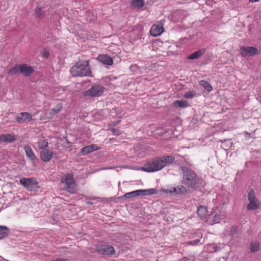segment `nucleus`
Wrapping results in <instances>:
<instances>
[{"instance_id": "f257e3e1", "label": "nucleus", "mask_w": 261, "mask_h": 261, "mask_svg": "<svg viewBox=\"0 0 261 261\" xmlns=\"http://www.w3.org/2000/svg\"><path fill=\"white\" fill-rule=\"evenodd\" d=\"M180 169L183 173V184L194 190H197L200 188L202 179L198 176L193 170L182 166L180 167Z\"/></svg>"}, {"instance_id": "f03ea898", "label": "nucleus", "mask_w": 261, "mask_h": 261, "mask_svg": "<svg viewBox=\"0 0 261 261\" xmlns=\"http://www.w3.org/2000/svg\"><path fill=\"white\" fill-rule=\"evenodd\" d=\"M70 72L73 77L92 76L89 61H79L70 68Z\"/></svg>"}, {"instance_id": "7ed1b4c3", "label": "nucleus", "mask_w": 261, "mask_h": 261, "mask_svg": "<svg viewBox=\"0 0 261 261\" xmlns=\"http://www.w3.org/2000/svg\"><path fill=\"white\" fill-rule=\"evenodd\" d=\"M163 163V161H162L161 157H158L151 161L146 163L144 167H141V169L147 172L157 171L164 167Z\"/></svg>"}, {"instance_id": "20e7f679", "label": "nucleus", "mask_w": 261, "mask_h": 261, "mask_svg": "<svg viewBox=\"0 0 261 261\" xmlns=\"http://www.w3.org/2000/svg\"><path fill=\"white\" fill-rule=\"evenodd\" d=\"M73 176L72 172L67 173L65 175L64 177H62L61 179V182L66 185V189L71 194L75 193L76 191V183Z\"/></svg>"}, {"instance_id": "39448f33", "label": "nucleus", "mask_w": 261, "mask_h": 261, "mask_svg": "<svg viewBox=\"0 0 261 261\" xmlns=\"http://www.w3.org/2000/svg\"><path fill=\"white\" fill-rule=\"evenodd\" d=\"M20 184L26 189L31 191H37L40 188L39 182L34 177L22 178L19 180Z\"/></svg>"}, {"instance_id": "423d86ee", "label": "nucleus", "mask_w": 261, "mask_h": 261, "mask_svg": "<svg viewBox=\"0 0 261 261\" xmlns=\"http://www.w3.org/2000/svg\"><path fill=\"white\" fill-rule=\"evenodd\" d=\"M105 88L99 84H93L91 87L84 91L85 97H95L100 96L103 94Z\"/></svg>"}, {"instance_id": "0eeeda50", "label": "nucleus", "mask_w": 261, "mask_h": 261, "mask_svg": "<svg viewBox=\"0 0 261 261\" xmlns=\"http://www.w3.org/2000/svg\"><path fill=\"white\" fill-rule=\"evenodd\" d=\"M96 251L103 255L111 256L115 254V248L111 245H101L97 246Z\"/></svg>"}, {"instance_id": "6e6552de", "label": "nucleus", "mask_w": 261, "mask_h": 261, "mask_svg": "<svg viewBox=\"0 0 261 261\" xmlns=\"http://www.w3.org/2000/svg\"><path fill=\"white\" fill-rule=\"evenodd\" d=\"M240 50V54L244 57L253 56L258 53V49L253 46H242Z\"/></svg>"}, {"instance_id": "1a4fd4ad", "label": "nucleus", "mask_w": 261, "mask_h": 261, "mask_svg": "<svg viewBox=\"0 0 261 261\" xmlns=\"http://www.w3.org/2000/svg\"><path fill=\"white\" fill-rule=\"evenodd\" d=\"M19 70L20 73L26 77L30 76L34 71L33 67L28 66L26 64H20V69Z\"/></svg>"}, {"instance_id": "9d476101", "label": "nucleus", "mask_w": 261, "mask_h": 261, "mask_svg": "<svg viewBox=\"0 0 261 261\" xmlns=\"http://www.w3.org/2000/svg\"><path fill=\"white\" fill-rule=\"evenodd\" d=\"M24 149L25 152L26 156L32 161L34 166L38 162V159L34 154L32 149L30 146L27 145L24 147Z\"/></svg>"}, {"instance_id": "9b49d317", "label": "nucleus", "mask_w": 261, "mask_h": 261, "mask_svg": "<svg viewBox=\"0 0 261 261\" xmlns=\"http://www.w3.org/2000/svg\"><path fill=\"white\" fill-rule=\"evenodd\" d=\"M32 120V115L28 112H21L16 117V120L19 123L29 122Z\"/></svg>"}, {"instance_id": "f8f14e48", "label": "nucleus", "mask_w": 261, "mask_h": 261, "mask_svg": "<svg viewBox=\"0 0 261 261\" xmlns=\"http://www.w3.org/2000/svg\"><path fill=\"white\" fill-rule=\"evenodd\" d=\"M53 155V152L49 149H43L40 151L41 159L44 162H48L50 161Z\"/></svg>"}, {"instance_id": "ddd939ff", "label": "nucleus", "mask_w": 261, "mask_h": 261, "mask_svg": "<svg viewBox=\"0 0 261 261\" xmlns=\"http://www.w3.org/2000/svg\"><path fill=\"white\" fill-rule=\"evenodd\" d=\"M96 59L98 62L108 66L112 65L113 63L112 58L105 54L99 55Z\"/></svg>"}, {"instance_id": "4468645a", "label": "nucleus", "mask_w": 261, "mask_h": 261, "mask_svg": "<svg viewBox=\"0 0 261 261\" xmlns=\"http://www.w3.org/2000/svg\"><path fill=\"white\" fill-rule=\"evenodd\" d=\"M17 138L13 134H3L0 135V142L6 143H12L15 142Z\"/></svg>"}, {"instance_id": "2eb2a0df", "label": "nucleus", "mask_w": 261, "mask_h": 261, "mask_svg": "<svg viewBox=\"0 0 261 261\" xmlns=\"http://www.w3.org/2000/svg\"><path fill=\"white\" fill-rule=\"evenodd\" d=\"M164 28L160 24H153L150 29V34L152 36L160 35L164 32Z\"/></svg>"}, {"instance_id": "dca6fc26", "label": "nucleus", "mask_w": 261, "mask_h": 261, "mask_svg": "<svg viewBox=\"0 0 261 261\" xmlns=\"http://www.w3.org/2000/svg\"><path fill=\"white\" fill-rule=\"evenodd\" d=\"M99 149V148L97 145L92 144L83 147L81 150V153L83 155H86Z\"/></svg>"}, {"instance_id": "f3484780", "label": "nucleus", "mask_w": 261, "mask_h": 261, "mask_svg": "<svg viewBox=\"0 0 261 261\" xmlns=\"http://www.w3.org/2000/svg\"><path fill=\"white\" fill-rule=\"evenodd\" d=\"M205 52V48L200 49L195 52L190 54L187 57L188 60H194L200 58Z\"/></svg>"}, {"instance_id": "a211bd4d", "label": "nucleus", "mask_w": 261, "mask_h": 261, "mask_svg": "<svg viewBox=\"0 0 261 261\" xmlns=\"http://www.w3.org/2000/svg\"><path fill=\"white\" fill-rule=\"evenodd\" d=\"M139 196L156 194L158 193L155 189L151 188L149 189L138 190Z\"/></svg>"}, {"instance_id": "6ab92c4d", "label": "nucleus", "mask_w": 261, "mask_h": 261, "mask_svg": "<svg viewBox=\"0 0 261 261\" xmlns=\"http://www.w3.org/2000/svg\"><path fill=\"white\" fill-rule=\"evenodd\" d=\"M175 108H185L190 106L187 101L185 100H176L173 103Z\"/></svg>"}, {"instance_id": "aec40b11", "label": "nucleus", "mask_w": 261, "mask_h": 261, "mask_svg": "<svg viewBox=\"0 0 261 261\" xmlns=\"http://www.w3.org/2000/svg\"><path fill=\"white\" fill-rule=\"evenodd\" d=\"M10 232V230L8 227L0 225V240L7 237Z\"/></svg>"}, {"instance_id": "412c9836", "label": "nucleus", "mask_w": 261, "mask_h": 261, "mask_svg": "<svg viewBox=\"0 0 261 261\" xmlns=\"http://www.w3.org/2000/svg\"><path fill=\"white\" fill-rule=\"evenodd\" d=\"M260 204L258 200L250 201L249 203L247 204L246 208L247 210H255L259 208Z\"/></svg>"}, {"instance_id": "4be33fe9", "label": "nucleus", "mask_w": 261, "mask_h": 261, "mask_svg": "<svg viewBox=\"0 0 261 261\" xmlns=\"http://www.w3.org/2000/svg\"><path fill=\"white\" fill-rule=\"evenodd\" d=\"M162 161H163L164 167L172 164L175 160L174 156L172 155H167L161 156Z\"/></svg>"}, {"instance_id": "5701e85b", "label": "nucleus", "mask_w": 261, "mask_h": 261, "mask_svg": "<svg viewBox=\"0 0 261 261\" xmlns=\"http://www.w3.org/2000/svg\"><path fill=\"white\" fill-rule=\"evenodd\" d=\"M207 213V208L205 206H200L197 210V214L201 219L205 218Z\"/></svg>"}, {"instance_id": "b1692460", "label": "nucleus", "mask_w": 261, "mask_h": 261, "mask_svg": "<svg viewBox=\"0 0 261 261\" xmlns=\"http://www.w3.org/2000/svg\"><path fill=\"white\" fill-rule=\"evenodd\" d=\"M130 5L135 8L140 9L145 5V1L144 0H133L130 2Z\"/></svg>"}, {"instance_id": "393cba45", "label": "nucleus", "mask_w": 261, "mask_h": 261, "mask_svg": "<svg viewBox=\"0 0 261 261\" xmlns=\"http://www.w3.org/2000/svg\"><path fill=\"white\" fill-rule=\"evenodd\" d=\"M19 69L20 64H15L14 66L8 70V74L11 76L19 74L20 73Z\"/></svg>"}, {"instance_id": "a878e982", "label": "nucleus", "mask_w": 261, "mask_h": 261, "mask_svg": "<svg viewBox=\"0 0 261 261\" xmlns=\"http://www.w3.org/2000/svg\"><path fill=\"white\" fill-rule=\"evenodd\" d=\"M139 196L138 190L127 193L122 196V198L130 199Z\"/></svg>"}, {"instance_id": "bb28decb", "label": "nucleus", "mask_w": 261, "mask_h": 261, "mask_svg": "<svg viewBox=\"0 0 261 261\" xmlns=\"http://www.w3.org/2000/svg\"><path fill=\"white\" fill-rule=\"evenodd\" d=\"M260 244L257 242H252L250 244V250L251 252H255L259 250Z\"/></svg>"}, {"instance_id": "cd10ccee", "label": "nucleus", "mask_w": 261, "mask_h": 261, "mask_svg": "<svg viewBox=\"0 0 261 261\" xmlns=\"http://www.w3.org/2000/svg\"><path fill=\"white\" fill-rule=\"evenodd\" d=\"M199 84L201 86L203 87L204 89L208 92H211L213 90V87L211 85L205 80H201L199 82Z\"/></svg>"}, {"instance_id": "c85d7f7f", "label": "nucleus", "mask_w": 261, "mask_h": 261, "mask_svg": "<svg viewBox=\"0 0 261 261\" xmlns=\"http://www.w3.org/2000/svg\"><path fill=\"white\" fill-rule=\"evenodd\" d=\"M62 109V106L61 103L57 105L56 108H53L50 110V115L55 116Z\"/></svg>"}, {"instance_id": "c756f323", "label": "nucleus", "mask_w": 261, "mask_h": 261, "mask_svg": "<svg viewBox=\"0 0 261 261\" xmlns=\"http://www.w3.org/2000/svg\"><path fill=\"white\" fill-rule=\"evenodd\" d=\"M248 200L250 201H255V200H258V199L256 198L255 192L253 189H251L249 191V192L248 193Z\"/></svg>"}, {"instance_id": "7c9ffc66", "label": "nucleus", "mask_w": 261, "mask_h": 261, "mask_svg": "<svg viewBox=\"0 0 261 261\" xmlns=\"http://www.w3.org/2000/svg\"><path fill=\"white\" fill-rule=\"evenodd\" d=\"M48 143L46 139H44L38 142V147L40 149H46L48 147Z\"/></svg>"}, {"instance_id": "2f4dec72", "label": "nucleus", "mask_w": 261, "mask_h": 261, "mask_svg": "<svg viewBox=\"0 0 261 261\" xmlns=\"http://www.w3.org/2000/svg\"><path fill=\"white\" fill-rule=\"evenodd\" d=\"M177 189L178 187L176 188H173L171 190H167L165 189H162L160 191L165 192L167 193H169L170 194H177Z\"/></svg>"}, {"instance_id": "473e14b6", "label": "nucleus", "mask_w": 261, "mask_h": 261, "mask_svg": "<svg viewBox=\"0 0 261 261\" xmlns=\"http://www.w3.org/2000/svg\"><path fill=\"white\" fill-rule=\"evenodd\" d=\"M223 219V216L220 214L217 213L213 217V222L214 223H218Z\"/></svg>"}, {"instance_id": "72a5a7b5", "label": "nucleus", "mask_w": 261, "mask_h": 261, "mask_svg": "<svg viewBox=\"0 0 261 261\" xmlns=\"http://www.w3.org/2000/svg\"><path fill=\"white\" fill-rule=\"evenodd\" d=\"M187 192V189L182 185L178 186L177 194L184 195Z\"/></svg>"}, {"instance_id": "f704fd0d", "label": "nucleus", "mask_w": 261, "mask_h": 261, "mask_svg": "<svg viewBox=\"0 0 261 261\" xmlns=\"http://www.w3.org/2000/svg\"><path fill=\"white\" fill-rule=\"evenodd\" d=\"M35 12L37 17L40 18H42L44 14V12H43L42 9L40 7H37Z\"/></svg>"}, {"instance_id": "c9c22d12", "label": "nucleus", "mask_w": 261, "mask_h": 261, "mask_svg": "<svg viewBox=\"0 0 261 261\" xmlns=\"http://www.w3.org/2000/svg\"><path fill=\"white\" fill-rule=\"evenodd\" d=\"M195 95V92L194 91H190L186 92L184 94V97L186 98H192Z\"/></svg>"}, {"instance_id": "e433bc0d", "label": "nucleus", "mask_w": 261, "mask_h": 261, "mask_svg": "<svg viewBox=\"0 0 261 261\" xmlns=\"http://www.w3.org/2000/svg\"><path fill=\"white\" fill-rule=\"evenodd\" d=\"M238 227L237 226H232L230 230V235L233 236L238 232Z\"/></svg>"}, {"instance_id": "4c0bfd02", "label": "nucleus", "mask_w": 261, "mask_h": 261, "mask_svg": "<svg viewBox=\"0 0 261 261\" xmlns=\"http://www.w3.org/2000/svg\"><path fill=\"white\" fill-rule=\"evenodd\" d=\"M200 242V239H196L193 241H188L186 243L187 245H196Z\"/></svg>"}, {"instance_id": "58836bf2", "label": "nucleus", "mask_w": 261, "mask_h": 261, "mask_svg": "<svg viewBox=\"0 0 261 261\" xmlns=\"http://www.w3.org/2000/svg\"><path fill=\"white\" fill-rule=\"evenodd\" d=\"M110 131L112 132V133L113 134V135H120V134H121V131L118 129V128H111L110 129Z\"/></svg>"}, {"instance_id": "ea45409f", "label": "nucleus", "mask_w": 261, "mask_h": 261, "mask_svg": "<svg viewBox=\"0 0 261 261\" xmlns=\"http://www.w3.org/2000/svg\"><path fill=\"white\" fill-rule=\"evenodd\" d=\"M49 52L46 49H44L43 51V56L45 58H48L49 57Z\"/></svg>"}, {"instance_id": "a19ab883", "label": "nucleus", "mask_w": 261, "mask_h": 261, "mask_svg": "<svg viewBox=\"0 0 261 261\" xmlns=\"http://www.w3.org/2000/svg\"><path fill=\"white\" fill-rule=\"evenodd\" d=\"M120 122V121H114L113 124V125L114 126H116L117 125V124H118Z\"/></svg>"}, {"instance_id": "79ce46f5", "label": "nucleus", "mask_w": 261, "mask_h": 261, "mask_svg": "<svg viewBox=\"0 0 261 261\" xmlns=\"http://www.w3.org/2000/svg\"><path fill=\"white\" fill-rule=\"evenodd\" d=\"M221 249V248L220 247H215V251L217 252L218 251H219Z\"/></svg>"}, {"instance_id": "37998d69", "label": "nucleus", "mask_w": 261, "mask_h": 261, "mask_svg": "<svg viewBox=\"0 0 261 261\" xmlns=\"http://www.w3.org/2000/svg\"><path fill=\"white\" fill-rule=\"evenodd\" d=\"M259 0H249L251 2H258Z\"/></svg>"}, {"instance_id": "c03bdc74", "label": "nucleus", "mask_w": 261, "mask_h": 261, "mask_svg": "<svg viewBox=\"0 0 261 261\" xmlns=\"http://www.w3.org/2000/svg\"><path fill=\"white\" fill-rule=\"evenodd\" d=\"M87 203L88 204H89V205H91V204H92V202H90V201L87 202Z\"/></svg>"}, {"instance_id": "a18cd8bd", "label": "nucleus", "mask_w": 261, "mask_h": 261, "mask_svg": "<svg viewBox=\"0 0 261 261\" xmlns=\"http://www.w3.org/2000/svg\"><path fill=\"white\" fill-rule=\"evenodd\" d=\"M67 143L68 144H70V142L69 141L67 140Z\"/></svg>"}]
</instances>
